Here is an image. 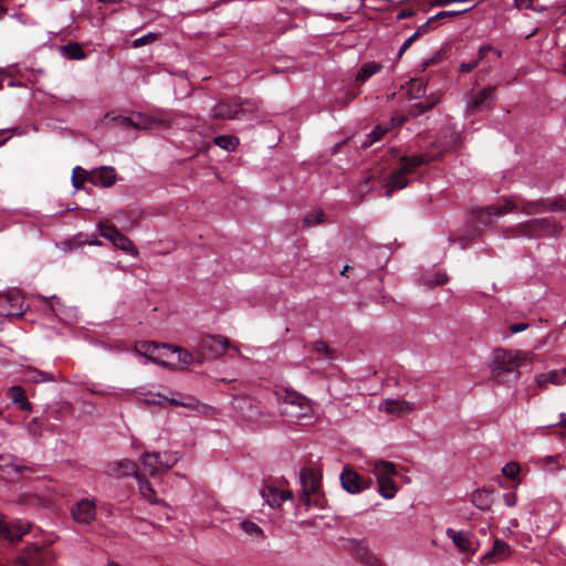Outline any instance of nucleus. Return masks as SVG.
Segmentation results:
<instances>
[{
	"instance_id": "1",
	"label": "nucleus",
	"mask_w": 566,
	"mask_h": 566,
	"mask_svg": "<svg viewBox=\"0 0 566 566\" xmlns=\"http://www.w3.org/2000/svg\"><path fill=\"white\" fill-rule=\"evenodd\" d=\"M549 210H565L566 199L559 198L554 201H525L522 198H512L505 201L503 206H492L481 209L474 213V220L478 224L486 227L494 222L502 214L521 211L525 214L543 213Z\"/></svg>"
},
{
	"instance_id": "2",
	"label": "nucleus",
	"mask_w": 566,
	"mask_h": 566,
	"mask_svg": "<svg viewBox=\"0 0 566 566\" xmlns=\"http://www.w3.org/2000/svg\"><path fill=\"white\" fill-rule=\"evenodd\" d=\"M525 359L526 354L521 350H495L491 365L493 378L501 382L516 380L520 375L518 367Z\"/></svg>"
},
{
	"instance_id": "3",
	"label": "nucleus",
	"mask_w": 566,
	"mask_h": 566,
	"mask_svg": "<svg viewBox=\"0 0 566 566\" xmlns=\"http://www.w3.org/2000/svg\"><path fill=\"white\" fill-rule=\"evenodd\" d=\"M161 120L149 117L142 113L134 114L129 117L126 116H108V129L123 130L126 133L125 138L133 140L136 138V130L151 129L158 126Z\"/></svg>"
},
{
	"instance_id": "4",
	"label": "nucleus",
	"mask_w": 566,
	"mask_h": 566,
	"mask_svg": "<svg viewBox=\"0 0 566 566\" xmlns=\"http://www.w3.org/2000/svg\"><path fill=\"white\" fill-rule=\"evenodd\" d=\"M112 472L117 478L134 475L138 483V491L140 495L151 504L165 505V502L157 497L155 490L149 481L137 472L136 464L127 459L114 462Z\"/></svg>"
},
{
	"instance_id": "5",
	"label": "nucleus",
	"mask_w": 566,
	"mask_h": 566,
	"mask_svg": "<svg viewBox=\"0 0 566 566\" xmlns=\"http://www.w3.org/2000/svg\"><path fill=\"white\" fill-rule=\"evenodd\" d=\"M427 161L428 158L423 155L402 157L400 168L392 171L390 177L386 181V196L390 197L394 191L405 188L408 185L407 175L411 172L413 168L423 165Z\"/></svg>"
},
{
	"instance_id": "6",
	"label": "nucleus",
	"mask_w": 566,
	"mask_h": 566,
	"mask_svg": "<svg viewBox=\"0 0 566 566\" xmlns=\"http://www.w3.org/2000/svg\"><path fill=\"white\" fill-rule=\"evenodd\" d=\"M282 415L291 420L303 421L312 418L313 407L311 401L303 395L295 391H286Z\"/></svg>"
},
{
	"instance_id": "7",
	"label": "nucleus",
	"mask_w": 566,
	"mask_h": 566,
	"mask_svg": "<svg viewBox=\"0 0 566 566\" xmlns=\"http://www.w3.org/2000/svg\"><path fill=\"white\" fill-rule=\"evenodd\" d=\"M259 107L260 102L255 99L243 101L235 105L219 103L212 108L211 115L213 118L241 120L251 118V114L259 111Z\"/></svg>"
},
{
	"instance_id": "8",
	"label": "nucleus",
	"mask_w": 566,
	"mask_h": 566,
	"mask_svg": "<svg viewBox=\"0 0 566 566\" xmlns=\"http://www.w3.org/2000/svg\"><path fill=\"white\" fill-rule=\"evenodd\" d=\"M302 501L305 505H318L321 499L322 473L313 468L301 471Z\"/></svg>"
},
{
	"instance_id": "9",
	"label": "nucleus",
	"mask_w": 566,
	"mask_h": 566,
	"mask_svg": "<svg viewBox=\"0 0 566 566\" xmlns=\"http://www.w3.org/2000/svg\"><path fill=\"white\" fill-rule=\"evenodd\" d=\"M171 346L166 344H158L154 342H138L135 345V353L139 357L144 358L142 364H147V361H153L157 365L168 367L169 365H174L168 358L170 357Z\"/></svg>"
},
{
	"instance_id": "10",
	"label": "nucleus",
	"mask_w": 566,
	"mask_h": 566,
	"mask_svg": "<svg viewBox=\"0 0 566 566\" xmlns=\"http://www.w3.org/2000/svg\"><path fill=\"white\" fill-rule=\"evenodd\" d=\"M563 230V226L548 218L536 219L522 223L518 227V235L527 238H539L557 235Z\"/></svg>"
},
{
	"instance_id": "11",
	"label": "nucleus",
	"mask_w": 566,
	"mask_h": 566,
	"mask_svg": "<svg viewBox=\"0 0 566 566\" xmlns=\"http://www.w3.org/2000/svg\"><path fill=\"white\" fill-rule=\"evenodd\" d=\"M177 462L178 458L174 452H146L142 458L144 469L147 470L151 476L170 470Z\"/></svg>"
},
{
	"instance_id": "12",
	"label": "nucleus",
	"mask_w": 566,
	"mask_h": 566,
	"mask_svg": "<svg viewBox=\"0 0 566 566\" xmlns=\"http://www.w3.org/2000/svg\"><path fill=\"white\" fill-rule=\"evenodd\" d=\"M30 523L24 520L9 518L0 513V541L15 544L29 533Z\"/></svg>"
},
{
	"instance_id": "13",
	"label": "nucleus",
	"mask_w": 566,
	"mask_h": 566,
	"mask_svg": "<svg viewBox=\"0 0 566 566\" xmlns=\"http://www.w3.org/2000/svg\"><path fill=\"white\" fill-rule=\"evenodd\" d=\"M54 560L53 551L32 545L25 547L17 557V566H52Z\"/></svg>"
},
{
	"instance_id": "14",
	"label": "nucleus",
	"mask_w": 566,
	"mask_h": 566,
	"mask_svg": "<svg viewBox=\"0 0 566 566\" xmlns=\"http://www.w3.org/2000/svg\"><path fill=\"white\" fill-rule=\"evenodd\" d=\"M228 347H230V342L227 337L221 335L206 336L199 344V356L201 360L218 358L224 355Z\"/></svg>"
},
{
	"instance_id": "15",
	"label": "nucleus",
	"mask_w": 566,
	"mask_h": 566,
	"mask_svg": "<svg viewBox=\"0 0 566 566\" xmlns=\"http://www.w3.org/2000/svg\"><path fill=\"white\" fill-rule=\"evenodd\" d=\"M339 479L342 488L350 494H358L364 490L369 489L371 485V479L363 478L355 470L348 467L343 469Z\"/></svg>"
},
{
	"instance_id": "16",
	"label": "nucleus",
	"mask_w": 566,
	"mask_h": 566,
	"mask_svg": "<svg viewBox=\"0 0 566 566\" xmlns=\"http://www.w3.org/2000/svg\"><path fill=\"white\" fill-rule=\"evenodd\" d=\"M85 181L106 187V166L99 167L97 172L92 171L90 174L82 167H75L72 171L73 187L80 189Z\"/></svg>"
},
{
	"instance_id": "17",
	"label": "nucleus",
	"mask_w": 566,
	"mask_h": 566,
	"mask_svg": "<svg viewBox=\"0 0 566 566\" xmlns=\"http://www.w3.org/2000/svg\"><path fill=\"white\" fill-rule=\"evenodd\" d=\"M346 547L361 563L369 566L378 565L379 560L369 549L367 539H348Z\"/></svg>"
},
{
	"instance_id": "18",
	"label": "nucleus",
	"mask_w": 566,
	"mask_h": 566,
	"mask_svg": "<svg viewBox=\"0 0 566 566\" xmlns=\"http://www.w3.org/2000/svg\"><path fill=\"white\" fill-rule=\"evenodd\" d=\"M446 533L461 552L473 554L478 549V542L471 533L453 528H447Z\"/></svg>"
},
{
	"instance_id": "19",
	"label": "nucleus",
	"mask_w": 566,
	"mask_h": 566,
	"mask_svg": "<svg viewBox=\"0 0 566 566\" xmlns=\"http://www.w3.org/2000/svg\"><path fill=\"white\" fill-rule=\"evenodd\" d=\"M108 242L134 259L138 256V250L134 243L111 224H108Z\"/></svg>"
},
{
	"instance_id": "20",
	"label": "nucleus",
	"mask_w": 566,
	"mask_h": 566,
	"mask_svg": "<svg viewBox=\"0 0 566 566\" xmlns=\"http://www.w3.org/2000/svg\"><path fill=\"white\" fill-rule=\"evenodd\" d=\"M415 403L403 399H385L379 405V411L398 417L406 416L415 410Z\"/></svg>"
},
{
	"instance_id": "21",
	"label": "nucleus",
	"mask_w": 566,
	"mask_h": 566,
	"mask_svg": "<svg viewBox=\"0 0 566 566\" xmlns=\"http://www.w3.org/2000/svg\"><path fill=\"white\" fill-rule=\"evenodd\" d=\"M495 97L496 95L494 86L484 87L467 102V111L474 113L480 108L486 107L494 102Z\"/></svg>"
},
{
	"instance_id": "22",
	"label": "nucleus",
	"mask_w": 566,
	"mask_h": 566,
	"mask_svg": "<svg viewBox=\"0 0 566 566\" xmlns=\"http://www.w3.org/2000/svg\"><path fill=\"white\" fill-rule=\"evenodd\" d=\"M261 496L269 506L280 507L282 503L293 499V493L290 490H279L268 486L261 491Z\"/></svg>"
},
{
	"instance_id": "23",
	"label": "nucleus",
	"mask_w": 566,
	"mask_h": 566,
	"mask_svg": "<svg viewBox=\"0 0 566 566\" xmlns=\"http://www.w3.org/2000/svg\"><path fill=\"white\" fill-rule=\"evenodd\" d=\"M95 503L87 499L78 501L72 509V515L78 523H91L95 518Z\"/></svg>"
},
{
	"instance_id": "24",
	"label": "nucleus",
	"mask_w": 566,
	"mask_h": 566,
	"mask_svg": "<svg viewBox=\"0 0 566 566\" xmlns=\"http://www.w3.org/2000/svg\"><path fill=\"white\" fill-rule=\"evenodd\" d=\"M0 307L2 308L0 315L20 316L22 314V300L18 293L0 295Z\"/></svg>"
},
{
	"instance_id": "25",
	"label": "nucleus",
	"mask_w": 566,
	"mask_h": 566,
	"mask_svg": "<svg viewBox=\"0 0 566 566\" xmlns=\"http://www.w3.org/2000/svg\"><path fill=\"white\" fill-rule=\"evenodd\" d=\"M535 381L539 388L547 385L562 386L566 384V368L553 369L536 375Z\"/></svg>"
},
{
	"instance_id": "26",
	"label": "nucleus",
	"mask_w": 566,
	"mask_h": 566,
	"mask_svg": "<svg viewBox=\"0 0 566 566\" xmlns=\"http://www.w3.org/2000/svg\"><path fill=\"white\" fill-rule=\"evenodd\" d=\"M369 465V472L373 473L377 480L389 479L397 474L396 465L389 461H374Z\"/></svg>"
},
{
	"instance_id": "27",
	"label": "nucleus",
	"mask_w": 566,
	"mask_h": 566,
	"mask_svg": "<svg viewBox=\"0 0 566 566\" xmlns=\"http://www.w3.org/2000/svg\"><path fill=\"white\" fill-rule=\"evenodd\" d=\"M510 546L504 541L495 539L493 549L483 555L481 562L484 565H488L492 562L493 558L504 559L510 555Z\"/></svg>"
},
{
	"instance_id": "28",
	"label": "nucleus",
	"mask_w": 566,
	"mask_h": 566,
	"mask_svg": "<svg viewBox=\"0 0 566 566\" xmlns=\"http://www.w3.org/2000/svg\"><path fill=\"white\" fill-rule=\"evenodd\" d=\"M9 397L19 409L23 411H31L32 403L28 400L25 390L20 386H13L9 389Z\"/></svg>"
},
{
	"instance_id": "29",
	"label": "nucleus",
	"mask_w": 566,
	"mask_h": 566,
	"mask_svg": "<svg viewBox=\"0 0 566 566\" xmlns=\"http://www.w3.org/2000/svg\"><path fill=\"white\" fill-rule=\"evenodd\" d=\"M60 53L69 60H83L85 53L82 46L76 42H69L60 46Z\"/></svg>"
},
{
	"instance_id": "30",
	"label": "nucleus",
	"mask_w": 566,
	"mask_h": 566,
	"mask_svg": "<svg viewBox=\"0 0 566 566\" xmlns=\"http://www.w3.org/2000/svg\"><path fill=\"white\" fill-rule=\"evenodd\" d=\"M472 503L481 511H488L491 507V492L488 490H476L472 494Z\"/></svg>"
},
{
	"instance_id": "31",
	"label": "nucleus",
	"mask_w": 566,
	"mask_h": 566,
	"mask_svg": "<svg viewBox=\"0 0 566 566\" xmlns=\"http://www.w3.org/2000/svg\"><path fill=\"white\" fill-rule=\"evenodd\" d=\"M240 527L243 533L253 541H259L264 537L263 530L254 522L249 520L240 521Z\"/></svg>"
},
{
	"instance_id": "32",
	"label": "nucleus",
	"mask_w": 566,
	"mask_h": 566,
	"mask_svg": "<svg viewBox=\"0 0 566 566\" xmlns=\"http://www.w3.org/2000/svg\"><path fill=\"white\" fill-rule=\"evenodd\" d=\"M378 482V493L384 497V499H387V500H390V499H394L395 495L397 494L398 492V486L397 484L394 482L392 478H389V479H381V480H377Z\"/></svg>"
},
{
	"instance_id": "33",
	"label": "nucleus",
	"mask_w": 566,
	"mask_h": 566,
	"mask_svg": "<svg viewBox=\"0 0 566 566\" xmlns=\"http://www.w3.org/2000/svg\"><path fill=\"white\" fill-rule=\"evenodd\" d=\"M170 356H176V361H172L174 363L172 366L179 365L182 368H187L193 361L192 354L189 353L188 350L180 348V347L171 346Z\"/></svg>"
},
{
	"instance_id": "34",
	"label": "nucleus",
	"mask_w": 566,
	"mask_h": 566,
	"mask_svg": "<svg viewBox=\"0 0 566 566\" xmlns=\"http://www.w3.org/2000/svg\"><path fill=\"white\" fill-rule=\"evenodd\" d=\"M381 70V65L377 62L365 63L358 71L356 80L358 82H366L370 76L377 74Z\"/></svg>"
},
{
	"instance_id": "35",
	"label": "nucleus",
	"mask_w": 566,
	"mask_h": 566,
	"mask_svg": "<svg viewBox=\"0 0 566 566\" xmlns=\"http://www.w3.org/2000/svg\"><path fill=\"white\" fill-rule=\"evenodd\" d=\"M158 397L160 398V400H158V403H160V405H163V401H165V402H168L169 405L180 406V407H184V408H187L190 410H195L199 406V401L192 397H188L182 400H178L175 398H167L161 395H158Z\"/></svg>"
},
{
	"instance_id": "36",
	"label": "nucleus",
	"mask_w": 566,
	"mask_h": 566,
	"mask_svg": "<svg viewBox=\"0 0 566 566\" xmlns=\"http://www.w3.org/2000/svg\"><path fill=\"white\" fill-rule=\"evenodd\" d=\"M214 144L224 150L233 151L239 145V139L234 136L221 135L214 138Z\"/></svg>"
},
{
	"instance_id": "37",
	"label": "nucleus",
	"mask_w": 566,
	"mask_h": 566,
	"mask_svg": "<svg viewBox=\"0 0 566 566\" xmlns=\"http://www.w3.org/2000/svg\"><path fill=\"white\" fill-rule=\"evenodd\" d=\"M325 214L322 210H314L304 217V224L307 227L318 226L324 222Z\"/></svg>"
},
{
	"instance_id": "38",
	"label": "nucleus",
	"mask_w": 566,
	"mask_h": 566,
	"mask_svg": "<svg viewBox=\"0 0 566 566\" xmlns=\"http://www.w3.org/2000/svg\"><path fill=\"white\" fill-rule=\"evenodd\" d=\"M159 38V34L158 33H155V32H149L143 36H139L137 39H135L132 43L133 48H140V46H144L146 44H150V43H154L158 40Z\"/></svg>"
},
{
	"instance_id": "39",
	"label": "nucleus",
	"mask_w": 566,
	"mask_h": 566,
	"mask_svg": "<svg viewBox=\"0 0 566 566\" xmlns=\"http://www.w3.org/2000/svg\"><path fill=\"white\" fill-rule=\"evenodd\" d=\"M521 471L517 462H509L502 468V473L511 480H515Z\"/></svg>"
},
{
	"instance_id": "40",
	"label": "nucleus",
	"mask_w": 566,
	"mask_h": 566,
	"mask_svg": "<svg viewBox=\"0 0 566 566\" xmlns=\"http://www.w3.org/2000/svg\"><path fill=\"white\" fill-rule=\"evenodd\" d=\"M471 8H468V9H463V10H449V11H440L438 12L436 15L431 17V20H444L447 18H454V17H458L467 11H469Z\"/></svg>"
},
{
	"instance_id": "41",
	"label": "nucleus",
	"mask_w": 566,
	"mask_h": 566,
	"mask_svg": "<svg viewBox=\"0 0 566 566\" xmlns=\"http://www.w3.org/2000/svg\"><path fill=\"white\" fill-rule=\"evenodd\" d=\"M43 423L39 418H33L27 426L28 432L34 437L41 436Z\"/></svg>"
},
{
	"instance_id": "42",
	"label": "nucleus",
	"mask_w": 566,
	"mask_h": 566,
	"mask_svg": "<svg viewBox=\"0 0 566 566\" xmlns=\"http://www.w3.org/2000/svg\"><path fill=\"white\" fill-rule=\"evenodd\" d=\"M388 130V127H382L381 125L376 126L370 134L368 135L369 142L368 145L379 140V138ZM367 145V142L364 143Z\"/></svg>"
},
{
	"instance_id": "43",
	"label": "nucleus",
	"mask_w": 566,
	"mask_h": 566,
	"mask_svg": "<svg viewBox=\"0 0 566 566\" xmlns=\"http://www.w3.org/2000/svg\"><path fill=\"white\" fill-rule=\"evenodd\" d=\"M418 39V33H412L406 41L401 44L398 50L397 57L401 59L405 52L411 46V44Z\"/></svg>"
},
{
	"instance_id": "44",
	"label": "nucleus",
	"mask_w": 566,
	"mask_h": 566,
	"mask_svg": "<svg viewBox=\"0 0 566 566\" xmlns=\"http://www.w3.org/2000/svg\"><path fill=\"white\" fill-rule=\"evenodd\" d=\"M29 377H30V380H33L34 382L53 380L52 377H50L45 373L39 371V370H30Z\"/></svg>"
},
{
	"instance_id": "45",
	"label": "nucleus",
	"mask_w": 566,
	"mask_h": 566,
	"mask_svg": "<svg viewBox=\"0 0 566 566\" xmlns=\"http://www.w3.org/2000/svg\"><path fill=\"white\" fill-rule=\"evenodd\" d=\"M314 350L318 355H323L327 359L331 358L328 347H327L326 343H324V342H316L314 344Z\"/></svg>"
},
{
	"instance_id": "46",
	"label": "nucleus",
	"mask_w": 566,
	"mask_h": 566,
	"mask_svg": "<svg viewBox=\"0 0 566 566\" xmlns=\"http://www.w3.org/2000/svg\"><path fill=\"white\" fill-rule=\"evenodd\" d=\"M503 502L507 507H514L517 504V495L515 492L503 494Z\"/></svg>"
},
{
	"instance_id": "47",
	"label": "nucleus",
	"mask_w": 566,
	"mask_h": 566,
	"mask_svg": "<svg viewBox=\"0 0 566 566\" xmlns=\"http://www.w3.org/2000/svg\"><path fill=\"white\" fill-rule=\"evenodd\" d=\"M549 8L557 9L562 13H566V0H552L548 2Z\"/></svg>"
},
{
	"instance_id": "48",
	"label": "nucleus",
	"mask_w": 566,
	"mask_h": 566,
	"mask_svg": "<svg viewBox=\"0 0 566 566\" xmlns=\"http://www.w3.org/2000/svg\"><path fill=\"white\" fill-rule=\"evenodd\" d=\"M493 51V46L492 45H482L480 49H479V52H478V55H479V60L478 61H482L486 57V54L489 52H492Z\"/></svg>"
},
{
	"instance_id": "49",
	"label": "nucleus",
	"mask_w": 566,
	"mask_h": 566,
	"mask_svg": "<svg viewBox=\"0 0 566 566\" xmlns=\"http://www.w3.org/2000/svg\"><path fill=\"white\" fill-rule=\"evenodd\" d=\"M434 21H436V20H431V18H430L428 21H426L424 23H422V24L417 29V31L415 32V33H418V38H419L421 34H423V33L428 32V31L430 30V24H431L432 22H434Z\"/></svg>"
},
{
	"instance_id": "50",
	"label": "nucleus",
	"mask_w": 566,
	"mask_h": 566,
	"mask_svg": "<svg viewBox=\"0 0 566 566\" xmlns=\"http://www.w3.org/2000/svg\"><path fill=\"white\" fill-rule=\"evenodd\" d=\"M478 62L479 61H475V62H472V63H461L460 67H459V71L461 73H469L471 72L473 69L476 67L478 65Z\"/></svg>"
},
{
	"instance_id": "51",
	"label": "nucleus",
	"mask_w": 566,
	"mask_h": 566,
	"mask_svg": "<svg viewBox=\"0 0 566 566\" xmlns=\"http://www.w3.org/2000/svg\"><path fill=\"white\" fill-rule=\"evenodd\" d=\"M527 328H528V324H526V323H518V324H513L510 326V331L512 334L523 332Z\"/></svg>"
},
{
	"instance_id": "52",
	"label": "nucleus",
	"mask_w": 566,
	"mask_h": 566,
	"mask_svg": "<svg viewBox=\"0 0 566 566\" xmlns=\"http://www.w3.org/2000/svg\"><path fill=\"white\" fill-rule=\"evenodd\" d=\"M10 138L8 129H0V146H2Z\"/></svg>"
},
{
	"instance_id": "53",
	"label": "nucleus",
	"mask_w": 566,
	"mask_h": 566,
	"mask_svg": "<svg viewBox=\"0 0 566 566\" xmlns=\"http://www.w3.org/2000/svg\"><path fill=\"white\" fill-rule=\"evenodd\" d=\"M448 281V277L446 274H438L436 280L433 282H430L431 284H434V285H440V284H443Z\"/></svg>"
},
{
	"instance_id": "54",
	"label": "nucleus",
	"mask_w": 566,
	"mask_h": 566,
	"mask_svg": "<svg viewBox=\"0 0 566 566\" xmlns=\"http://www.w3.org/2000/svg\"><path fill=\"white\" fill-rule=\"evenodd\" d=\"M98 230L101 233V237L106 238V221H99L98 222Z\"/></svg>"
},
{
	"instance_id": "55",
	"label": "nucleus",
	"mask_w": 566,
	"mask_h": 566,
	"mask_svg": "<svg viewBox=\"0 0 566 566\" xmlns=\"http://www.w3.org/2000/svg\"><path fill=\"white\" fill-rule=\"evenodd\" d=\"M405 122V118L403 117H392L391 118V127H395V126H399L401 125L402 123Z\"/></svg>"
},
{
	"instance_id": "56",
	"label": "nucleus",
	"mask_w": 566,
	"mask_h": 566,
	"mask_svg": "<svg viewBox=\"0 0 566 566\" xmlns=\"http://www.w3.org/2000/svg\"><path fill=\"white\" fill-rule=\"evenodd\" d=\"M113 172H114V169L108 167V180H107L108 187H111L115 182V176L113 175Z\"/></svg>"
},
{
	"instance_id": "57",
	"label": "nucleus",
	"mask_w": 566,
	"mask_h": 566,
	"mask_svg": "<svg viewBox=\"0 0 566 566\" xmlns=\"http://www.w3.org/2000/svg\"><path fill=\"white\" fill-rule=\"evenodd\" d=\"M411 15H412V12H411V11L403 10V11H401V12H399V13H398V17H397V18H398L399 20H402V19H407V18H409V17H411Z\"/></svg>"
},
{
	"instance_id": "58",
	"label": "nucleus",
	"mask_w": 566,
	"mask_h": 566,
	"mask_svg": "<svg viewBox=\"0 0 566 566\" xmlns=\"http://www.w3.org/2000/svg\"><path fill=\"white\" fill-rule=\"evenodd\" d=\"M560 418H562V419H560V421H559V424H562V426H563V429H564V431H563V436H565V437H566V417H565V415H564V413H562V415H560Z\"/></svg>"
},
{
	"instance_id": "59",
	"label": "nucleus",
	"mask_w": 566,
	"mask_h": 566,
	"mask_svg": "<svg viewBox=\"0 0 566 566\" xmlns=\"http://www.w3.org/2000/svg\"><path fill=\"white\" fill-rule=\"evenodd\" d=\"M229 348L233 352V354H232L231 356H234V355H237V356H239V357H241V356H242V354H241V352H240V349H239L238 347H235V346H231V345H230V347H229Z\"/></svg>"
},
{
	"instance_id": "60",
	"label": "nucleus",
	"mask_w": 566,
	"mask_h": 566,
	"mask_svg": "<svg viewBox=\"0 0 566 566\" xmlns=\"http://www.w3.org/2000/svg\"><path fill=\"white\" fill-rule=\"evenodd\" d=\"M492 53H494V55H495L497 59H501V57H502V51H501V50H499V49H494V48H493Z\"/></svg>"
},
{
	"instance_id": "61",
	"label": "nucleus",
	"mask_w": 566,
	"mask_h": 566,
	"mask_svg": "<svg viewBox=\"0 0 566 566\" xmlns=\"http://www.w3.org/2000/svg\"><path fill=\"white\" fill-rule=\"evenodd\" d=\"M7 13V9L2 6H0V18L3 17Z\"/></svg>"
},
{
	"instance_id": "62",
	"label": "nucleus",
	"mask_w": 566,
	"mask_h": 566,
	"mask_svg": "<svg viewBox=\"0 0 566 566\" xmlns=\"http://www.w3.org/2000/svg\"><path fill=\"white\" fill-rule=\"evenodd\" d=\"M563 70L564 73L566 74V54L564 55Z\"/></svg>"
},
{
	"instance_id": "63",
	"label": "nucleus",
	"mask_w": 566,
	"mask_h": 566,
	"mask_svg": "<svg viewBox=\"0 0 566 566\" xmlns=\"http://www.w3.org/2000/svg\"><path fill=\"white\" fill-rule=\"evenodd\" d=\"M457 242L460 244L462 249L465 247L463 243V239H458Z\"/></svg>"
},
{
	"instance_id": "64",
	"label": "nucleus",
	"mask_w": 566,
	"mask_h": 566,
	"mask_svg": "<svg viewBox=\"0 0 566 566\" xmlns=\"http://www.w3.org/2000/svg\"><path fill=\"white\" fill-rule=\"evenodd\" d=\"M108 566H120V565L116 564V563H108Z\"/></svg>"
}]
</instances>
